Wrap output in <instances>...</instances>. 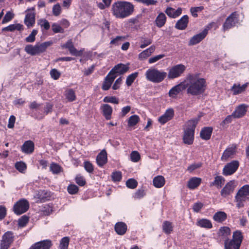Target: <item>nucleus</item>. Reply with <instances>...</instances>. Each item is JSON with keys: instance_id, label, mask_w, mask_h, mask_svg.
Instances as JSON below:
<instances>
[{"instance_id": "28", "label": "nucleus", "mask_w": 249, "mask_h": 249, "mask_svg": "<svg viewBox=\"0 0 249 249\" xmlns=\"http://www.w3.org/2000/svg\"><path fill=\"white\" fill-rule=\"evenodd\" d=\"M107 153L105 150H103L96 157L97 163L101 167L107 162Z\"/></svg>"}, {"instance_id": "15", "label": "nucleus", "mask_w": 249, "mask_h": 249, "mask_svg": "<svg viewBox=\"0 0 249 249\" xmlns=\"http://www.w3.org/2000/svg\"><path fill=\"white\" fill-rule=\"evenodd\" d=\"M129 70V65H124L122 63L116 65L110 71V73L114 75L117 74H123L127 72Z\"/></svg>"}, {"instance_id": "27", "label": "nucleus", "mask_w": 249, "mask_h": 249, "mask_svg": "<svg viewBox=\"0 0 249 249\" xmlns=\"http://www.w3.org/2000/svg\"><path fill=\"white\" fill-rule=\"evenodd\" d=\"M101 109L106 119L110 120L111 118L113 109L110 105L108 104H103L101 107Z\"/></svg>"}, {"instance_id": "40", "label": "nucleus", "mask_w": 249, "mask_h": 249, "mask_svg": "<svg viewBox=\"0 0 249 249\" xmlns=\"http://www.w3.org/2000/svg\"><path fill=\"white\" fill-rule=\"evenodd\" d=\"M173 226L171 222L165 221L162 224V230L166 234H170L173 231Z\"/></svg>"}, {"instance_id": "19", "label": "nucleus", "mask_w": 249, "mask_h": 249, "mask_svg": "<svg viewBox=\"0 0 249 249\" xmlns=\"http://www.w3.org/2000/svg\"><path fill=\"white\" fill-rule=\"evenodd\" d=\"M235 154V147L231 146L226 148L224 151L221 157V160L222 161H227L229 159H232L233 158Z\"/></svg>"}, {"instance_id": "5", "label": "nucleus", "mask_w": 249, "mask_h": 249, "mask_svg": "<svg viewBox=\"0 0 249 249\" xmlns=\"http://www.w3.org/2000/svg\"><path fill=\"white\" fill-rule=\"evenodd\" d=\"M50 41L37 43L35 45L29 44L25 47V51L31 55H36L44 53L47 48L52 45Z\"/></svg>"}, {"instance_id": "34", "label": "nucleus", "mask_w": 249, "mask_h": 249, "mask_svg": "<svg viewBox=\"0 0 249 249\" xmlns=\"http://www.w3.org/2000/svg\"><path fill=\"white\" fill-rule=\"evenodd\" d=\"M213 129L211 127H207L202 129L200 132L201 138L205 140H209L211 138Z\"/></svg>"}, {"instance_id": "61", "label": "nucleus", "mask_w": 249, "mask_h": 249, "mask_svg": "<svg viewBox=\"0 0 249 249\" xmlns=\"http://www.w3.org/2000/svg\"><path fill=\"white\" fill-rule=\"evenodd\" d=\"M14 18V14L10 12H8L4 16L2 20V23L4 24L10 21Z\"/></svg>"}, {"instance_id": "38", "label": "nucleus", "mask_w": 249, "mask_h": 249, "mask_svg": "<svg viewBox=\"0 0 249 249\" xmlns=\"http://www.w3.org/2000/svg\"><path fill=\"white\" fill-rule=\"evenodd\" d=\"M225 179L222 176H216L215 177L213 182L211 183V186H215L218 189L220 188L224 184Z\"/></svg>"}, {"instance_id": "30", "label": "nucleus", "mask_w": 249, "mask_h": 249, "mask_svg": "<svg viewBox=\"0 0 249 249\" xmlns=\"http://www.w3.org/2000/svg\"><path fill=\"white\" fill-rule=\"evenodd\" d=\"M201 182V179L197 177H193L189 179L188 182L187 186L191 190H193L197 188Z\"/></svg>"}, {"instance_id": "55", "label": "nucleus", "mask_w": 249, "mask_h": 249, "mask_svg": "<svg viewBox=\"0 0 249 249\" xmlns=\"http://www.w3.org/2000/svg\"><path fill=\"white\" fill-rule=\"evenodd\" d=\"M28 221L29 218L25 215H23L18 219V225L20 227H24L28 223Z\"/></svg>"}, {"instance_id": "13", "label": "nucleus", "mask_w": 249, "mask_h": 249, "mask_svg": "<svg viewBox=\"0 0 249 249\" xmlns=\"http://www.w3.org/2000/svg\"><path fill=\"white\" fill-rule=\"evenodd\" d=\"M208 34V29H205L202 32L194 36L189 41V46L195 45L202 41Z\"/></svg>"}, {"instance_id": "62", "label": "nucleus", "mask_w": 249, "mask_h": 249, "mask_svg": "<svg viewBox=\"0 0 249 249\" xmlns=\"http://www.w3.org/2000/svg\"><path fill=\"white\" fill-rule=\"evenodd\" d=\"M164 54H161L150 58L148 60L149 64L154 63L164 57Z\"/></svg>"}, {"instance_id": "21", "label": "nucleus", "mask_w": 249, "mask_h": 249, "mask_svg": "<svg viewBox=\"0 0 249 249\" xmlns=\"http://www.w3.org/2000/svg\"><path fill=\"white\" fill-rule=\"evenodd\" d=\"M116 77V75H112L111 73L109 72L104 79L102 85V89L104 90H108Z\"/></svg>"}, {"instance_id": "8", "label": "nucleus", "mask_w": 249, "mask_h": 249, "mask_svg": "<svg viewBox=\"0 0 249 249\" xmlns=\"http://www.w3.org/2000/svg\"><path fill=\"white\" fill-rule=\"evenodd\" d=\"M29 208V203L25 199H21L15 204L13 210L17 214H21L25 213Z\"/></svg>"}, {"instance_id": "63", "label": "nucleus", "mask_w": 249, "mask_h": 249, "mask_svg": "<svg viewBox=\"0 0 249 249\" xmlns=\"http://www.w3.org/2000/svg\"><path fill=\"white\" fill-rule=\"evenodd\" d=\"M61 12V8L59 4L54 5L53 7V13L55 16H59Z\"/></svg>"}, {"instance_id": "59", "label": "nucleus", "mask_w": 249, "mask_h": 249, "mask_svg": "<svg viewBox=\"0 0 249 249\" xmlns=\"http://www.w3.org/2000/svg\"><path fill=\"white\" fill-rule=\"evenodd\" d=\"M67 190L70 194L73 195L76 194L78 191V187L74 184H71L68 186Z\"/></svg>"}, {"instance_id": "12", "label": "nucleus", "mask_w": 249, "mask_h": 249, "mask_svg": "<svg viewBox=\"0 0 249 249\" xmlns=\"http://www.w3.org/2000/svg\"><path fill=\"white\" fill-rule=\"evenodd\" d=\"M26 12L27 14L24 19V23L29 28L33 26L35 23V8L28 9Z\"/></svg>"}, {"instance_id": "4", "label": "nucleus", "mask_w": 249, "mask_h": 249, "mask_svg": "<svg viewBox=\"0 0 249 249\" xmlns=\"http://www.w3.org/2000/svg\"><path fill=\"white\" fill-rule=\"evenodd\" d=\"M167 73L156 68H150L148 69L145 73L146 79L153 83H159L165 78Z\"/></svg>"}, {"instance_id": "22", "label": "nucleus", "mask_w": 249, "mask_h": 249, "mask_svg": "<svg viewBox=\"0 0 249 249\" xmlns=\"http://www.w3.org/2000/svg\"><path fill=\"white\" fill-rule=\"evenodd\" d=\"M189 22V17L187 15H184L176 23L175 28L177 29L183 30L187 27Z\"/></svg>"}, {"instance_id": "44", "label": "nucleus", "mask_w": 249, "mask_h": 249, "mask_svg": "<svg viewBox=\"0 0 249 249\" xmlns=\"http://www.w3.org/2000/svg\"><path fill=\"white\" fill-rule=\"evenodd\" d=\"M138 72H135L129 75L126 79V84L127 86H130L138 76Z\"/></svg>"}, {"instance_id": "1", "label": "nucleus", "mask_w": 249, "mask_h": 249, "mask_svg": "<svg viewBox=\"0 0 249 249\" xmlns=\"http://www.w3.org/2000/svg\"><path fill=\"white\" fill-rule=\"evenodd\" d=\"M184 83L187 92L193 95H197L204 92L206 88V80L198 74H193L188 75Z\"/></svg>"}, {"instance_id": "24", "label": "nucleus", "mask_w": 249, "mask_h": 249, "mask_svg": "<svg viewBox=\"0 0 249 249\" xmlns=\"http://www.w3.org/2000/svg\"><path fill=\"white\" fill-rule=\"evenodd\" d=\"M156 47L154 45L151 46L140 53L138 55V59L140 60H144L149 57L155 51Z\"/></svg>"}, {"instance_id": "17", "label": "nucleus", "mask_w": 249, "mask_h": 249, "mask_svg": "<svg viewBox=\"0 0 249 249\" xmlns=\"http://www.w3.org/2000/svg\"><path fill=\"white\" fill-rule=\"evenodd\" d=\"M52 245L50 240H45L34 244L29 249H50Z\"/></svg>"}, {"instance_id": "54", "label": "nucleus", "mask_w": 249, "mask_h": 249, "mask_svg": "<svg viewBox=\"0 0 249 249\" xmlns=\"http://www.w3.org/2000/svg\"><path fill=\"white\" fill-rule=\"evenodd\" d=\"M140 154L136 151H133L130 154V159L132 161L137 162L140 160Z\"/></svg>"}, {"instance_id": "23", "label": "nucleus", "mask_w": 249, "mask_h": 249, "mask_svg": "<svg viewBox=\"0 0 249 249\" xmlns=\"http://www.w3.org/2000/svg\"><path fill=\"white\" fill-rule=\"evenodd\" d=\"M114 230L117 234L123 235L126 233L127 230V226L123 222H118L115 224Z\"/></svg>"}, {"instance_id": "16", "label": "nucleus", "mask_w": 249, "mask_h": 249, "mask_svg": "<svg viewBox=\"0 0 249 249\" xmlns=\"http://www.w3.org/2000/svg\"><path fill=\"white\" fill-rule=\"evenodd\" d=\"M174 115V111L172 108H169L166 110L165 113L160 116L158 121L161 124H163L168 121L171 120Z\"/></svg>"}, {"instance_id": "49", "label": "nucleus", "mask_w": 249, "mask_h": 249, "mask_svg": "<svg viewBox=\"0 0 249 249\" xmlns=\"http://www.w3.org/2000/svg\"><path fill=\"white\" fill-rule=\"evenodd\" d=\"M105 103H110L115 104L119 103V100L115 96H106L103 99Z\"/></svg>"}, {"instance_id": "32", "label": "nucleus", "mask_w": 249, "mask_h": 249, "mask_svg": "<svg viewBox=\"0 0 249 249\" xmlns=\"http://www.w3.org/2000/svg\"><path fill=\"white\" fill-rule=\"evenodd\" d=\"M34 150V144L31 141H28L24 142L22 147V151L27 154L32 153Z\"/></svg>"}, {"instance_id": "60", "label": "nucleus", "mask_w": 249, "mask_h": 249, "mask_svg": "<svg viewBox=\"0 0 249 249\" xmlns=\"http://www.w3.org/2000/svg\"><path fill=\"white\" fill-rule=\"evenodd\" d=\"M124 39L125 37L124 36H118L110 41V44L115 45H119Z\"/></svg>"}, {"instance_id": "37", "label": "nucleus", "mask_w": 249, "mask_h": 249, "mask_svg": "<svg viewBox=\"0 0 249 249\" xmlns=\"http://www.w3.org/2000/svg\"><path fill=\"white\" fill-rule=\"evenodd\" d=\"M213 218L217 222H222L227 218V214L224 212H218L216 213Z\"/></svg>"}, {"instance_id": "29", "label": "nucleus", "mask_w": 249, "mask_h": 249, "mask_svg": "<svg viewBox=\"0 0 249 249\" xmlns=\"http://www.w3.org/2000/svg\"><path fill=\"white\" fill-rule=\"evenodd\" d=\"M166 21V17L162 12H160L155 19V24L159 28L163 27Z\"/></svg>"}, {"instance_id": "18", "label": "nucleus", "mask_w": 249, "mask_h": 249, "mask_svg": "<svg viewBox=\"0 0 249 249\" xmlns=\"http://www.w3.org/2000/svg\"><path fill=\"white\" fill-rule=\"evenodd\" d=\"M235 187L234 182L233 181H230L222 189L221 195L223 197H226L233 192Z\"/></svg>"}, {"instance_id": "33", "label": "nucleus", "mask_w": 249, "mask_h": 249, "mask_svg": "<svg viewBox=\"0 0 249 249\" xmlns=\"http://www.w3.org/2000/svg\"><path fill=\"white\" fill-rule=\"evenodd\" d=\"M165 178L162 176L155 177L153 180V185L157 188H160L163 187L165 184Z\"/></svg>"}, {"instance_id": "64", "label": "nucleus", "mask_w": 249, "mask_h": 249, "mask_svg": "<svg viewBox=\"0 0 249 249\" xmlns=\"http://www.w3.org/2000/svg\"><path fill=\"white\" fill-rule=\"evenodd\" d=\"M52 30L53 32L55 33H63L64 32L63 29L61 28V27L57 23H53L52 25Z\"/></svg>"}, {"instance_id": "39", "label": "nucleus", "mask_w": 249, "mask_h": 249, "mask_svg": "<svg viewBox=\"0 0 249 249\" xmlns=\"http://www.w3.org/2000/svg\"><path fill=\"white\" fill-rule=\"evenodd\" d=\"M64 95L69 102H72L76 99L75 92L72 89H67L65 92Z\"/></svg>"}, {"instance_id": "26", "label": "nucleus", "mask_w": 249, "mask_h": 249, "mask_svg": "<svg viewBox=\"0 0 249 249\" xmlns=\"http://www.w3.org/2000/svg\"><path fill=\"white\" fill-rule=\"evenodd\" d=\"M248 83H246L242 86H241L240 84H234L231 88V90L233 92V95H238L245 91L248 86Z\"/></svg>"}, {"instance_id": "25", "label": "nucleus", "mask_w": 249, "mask_h": 249, "mask_svg": "<svg viewBox=\"0 0 249 249\" xmlns=\"http://www.w3.org/2000/svg\"><path fill=\"white\" fill-rule=\"evenodd\" d=\"M165 13L169 17L175 18L181 14L182 9L178 8L177 10H175L172 7H168L165 10Z\"/></svg>"}, {"instance_id": "41", "label": "nucleus", "mask_w": 249, "mask_h": 249, "mask_svg": "<svg viewBox=\"0 0 249 249\" xmlns=\"http://www.w3.org/2000/svg\"><path fill=\"white\" fill-rule=\"evenodd\" d=\"M231 230L229 228L223 227L219 229L218 234L220 236L223 237L226 240L227 239L228 236L231 234Z\"/></svg>"}, {"instance_id": "46", "label": "nucleus", "mask_w": 249, "mask_h": 249, "mask_svg": "<svg viewBox=\"0 0 249 249\" xmlns=\"http://www.w3.org/2000/svg\"><path fill=\"white\" fill-rule=\"evenodd\" d=\"M146 195V193L143 189H138L133 194V197L135 199H139L142 198Z\"/></svg>"}, {"instance_id": "36", "label": "nucleus", "mask_w": 249, "mask_h": 249, "mask_svg": "<svg viewBox=\"0 0 249 249\" xmlns=\"http://www.w3.org/2000/svg\"><path fill=\"white\" fill-rule=\"evenodd\" d=\"M23 29V26L20 24H11L2 28L3 31L13 32L15 30L21 31Z\"/></svg>"}, {"instance_id": "9", "label": "nucleus", "mask_w": 249, "mask_h": 249, "mask_svg": "<svg viewBox=\"0 0 249 249\" xmlns=\"http://www.w3.org/2000/svg\"><path fill=\"white\" fill-rule=\"evenodd\" d=\"M238 15L237 12H234L231 14L226 19L223 25L224 30H227L234 26L238 23Z\"/></svg>"}, {"instance_id": "58", "label": "nucleus", "mask_w": 249, "mask_h": 249, "mask_svg": "<svg viewBox=\"0 0 249 249\" xmlns=\"http://www.w3.org/2000/svg\"><path fill=\"white\" fill-rule=\"evenodd\" d=\"M111 178L114 181H119L122 179V173L120 171L113 172L111 175Z\"/></svg>"}, {"instance_id": "53", "label": "nucleus", "mask_w": 249, "mask_h": 249, "mask_svg": "<svg viewBox=\"0 0 249 249\" xmlns=\"http://www.w3.org/2000/svg\"><path fill=\"white\" fill-rule=\"evenodd\" d=\"M134 1L142 3L146 6L156 5L158 2L156 0H134Z\"/></svg>"}, {"instance_id": "31", "label": "nucleus", "mask_w": 249, "mask_h": 249, "mask_svg": "<svg viewBox=\"0 0 249 249\" xmlns=\"http://www.w3.org/2000/svg\"><path fill=\"white\" fill-rule=\"evenodd\" d=\"M196 225L200 227L205 229H211L213 225L211 221L207 219L202 218L198 219L196 222Z\"/></svg>"}, {"instance_id": "52", "label": "nucleus", "mask_w": 249, "mask_h": 249, "mask_svg": "<svg viewBox=\"0 0 249 249\" xmlns=\"http://www.w3.org/2000/svg\"><path fill=\"white\" fill-rule=\"evenodd\" d=\"M126 185L129 188L134 189L137 186L138 182L135 179L130 178L126 182Z\"/></svg>"}, {"instance_id": "50", "label": "nucleus", "mask_w": 249, "mask_h": 249, "mask_svg": "<svg viewBox=\"0 0 249 249\" xmlns=\"http://www.w3.org/2000/svg\"><path fill=\"white\" fill-rule=\"evenodd\" d=\"M203 9L204 7L203 6L191 7L190 9V12L193 17L196 18L198 16L197 12H201Z\"/></svg>"}, {"instance_id": "51", "label": "nucleus", "mask_w": 249, "mask_h": 249, "mask_svg": "<svg viewBox=\"0 0 249 249\" xmlns=\"http://www.w3.org/2000/svg\"><path fill=\"white\" fill-rule=\"evenodd\" d=\"M37 34L36 30H33L30 35L25 38V41L27 42H33L36 39V36Z\"/></svg>"}, {"instance_id": "20", "label": "nucleus", "mask_w": 249, "mask_h": 249, "mask_svg": "<svg viewBox=\"0 0 249 249\" xmlns=\"http://www.w3.org/2000/svg\"><path fill=\"white\" fill-rule=\"evenodd\" d=\"M248 106L242 104L238 106L232 113L234 118H239L244 116L247 112Z\"/></svg>"}, {"instance_id": "14", "label": "nucleus", "mask_w": 249, "mask_h": 249, "mask_svg": "<svg viewBox=\"0 0 249 249\" xmlns=\"http://www.w3.org/2000/svg\"><path fill=\"white\" fill-rule=\"evenodd\" d=\"M185 84L183 82L173 87L169 91L168 94L170 97L176 98L177 96L184 89H185Z\"/></svg>"}, {"instance_id": "42", "label": "nucleus", "mask_w": 249, "mask_h": 249, "mask_svg": "<svg viewBox=\"0 0 249 249\" xmlns=\"http://www.w3.org/2000/svg\"><path fill=\"white\" fill-rule=\"evenodd\" d=\"M140 118L137 115H134L131 116L128 120V125L129 127H132L137 124L139 122Z\"/></svg>"}, {"instance_id": "6", "label": "nucleus", "mask_w": 249, "mask_h": 249, "mask_svg": "<svg viewBox=\"0 0 249 249\" xmlns=\"http://www.w3.org/2000/svg\"><path fill=\"white\" fill-rule=\"evenodd\" d=\"M235 199L237 208L244 207L245 202L249 200V185L242 186L236 194Z\"/></svg>"}, {"instance_id": "43", "label": "nucleus", "mask_w": 249, "mask_h": 249, "mask_svg": "<svg viewBox=\"0 0 249 249\" xmlns=\"http://www.w3.org/2000/svg\"><path fill=\"white\" fill-rule=\"evenodd\" d=\"M225 249H239L240 246L235 244L231 240L226 239L224 243Z\"/></svg>"}, {"instance_id": "56", "label": "nucleus", "mask_w": 249, "mask_h": 249, "mask_svg": "<svg viewBox=\"0 0 249 249\" xmlns=\"http://www.w3.org/2000/svg\"><path fill=\"white\" fill-rule=\"evenodd\" d=\"M38 24L41 28H43L45 30H47L50 27L49 22L45 19H41L39 20Z\"/></svg>"}, {"instance_id": "2", "label": "nucleus", "mask_w": 249, "mask_h": 249, "mask_svg": "<svg viewBox=\"0 0 249 249\" xmlns=\"http://www.w3.org/2000/svg\"><path fill=\"white\" fill-rule=\"evenodd\" d=\"M134 5L130 2L119 1L114 3L111 7L113 15L117 18L123 19L132 14Z\"/></svg>"}, {"instance_id": "11", "label": "nucleus", "mask_w": 249, "mask_h": 249, "mask_svg": "<svg viewBox=\"0 0 249 249\" xmlns=\"http://www.w3.org/2000/svg\"><path fill=\"white\" fill-rule=\"evenodd\" d=\"M14 236L12 232L8 231L2 237L0 243V249H8L14 241Z\"/></svg>"}, {"instance_id": "48", "label": "nucleus", "mask_w": 249, "mask_h": 249, "mask_svg": "<svg viewBox=\"0 0 249 249\" xmlns=\"http://www.w3.org/2000/svg\"><path fill=\"white\" fill-rule=\"evenodd\" d=\"M152 42V40L150 38H142L141 41L140 48L144 49Z\"/></svg>"}, {"instance_id": "10", "label": "nucleus", "mask_w": 249, "mask_h": 249, "mask_svg": "<svg viewBox=\"0 0 249 249\" xmlns=\"http://www.w3.org/2000/svg\"><path fill=\"white\" fill-rule=\"evenodd\" d=\"M239 166V163L238 161L232 160L224 166L222 173L226 176L231 175L236 171Z\"/></svg>"}, {"instance_id": "47", "label": "nucleus", "mask_w": 249, "mask_h": 249, "mask_svg": "<svg viewBox=\"0 0 249 249\" xmlns=\"http://www.w3.org/2000/svg\"><path fill=\"white\" fill-rule=\"evenodd\" d=\"M50 171L52 172L53 174H58L62 171L61 167L57 164L53 163L50 165Z\"/></svg>"}, {"instance_id": "7", "label": "nucleus", "mask_w": 249, "mask_h": 249, "mask_svg": "<svg viewBox=\"0 0 249 249\" xmlns=\"http://www.w3.org/2000/svg\"><path fill=\"white\" fill-rule=\"evenodd\" d=\"M186 70V67L183 64H178L169 69L168 78L173 79L180 76Z\"/></svg>"}, {"instance_id": "45", "label": "nucleus", "mask_w": 249, "mask_h": 249, "mask_svg": "<svg viewBox=\"0 0 249 249\" xmlns=\"http://www.w3.org/2000/svg\"><path fill=\"white\" fill-rule=\"evenodd\" d=\"M15 168L19 172L23 173L26 171L27 166L24 162L22 161H19L16 163Z\"/></svg>"}, {"instance_id": "3", "label": "nucleus", "mask_w": 249, "mask_h": 249, "mask_svg": "<svg viewBox=\"0 0 249 249\" xmlns=\"http://www.w3.org/2000/svg\"><path fill=\"white\" fill-rule=\"evenodd\" d=\"M198 123L196 119H193L187 122L184 128L183 142L187 144L193 143L194 139L195 129Z\"/></svg>"}, {"instance_id": "57", "label": "nucleus", "mask_w": 249, "mask_h": 249, "mask_svg": "<svg viewBox=\"0 0 249 249\" xmlns=\"http://www.w3.org/2000/svg\"><path fill=\"white\" fill-rule=\"evenodd\" d=\"M69 238L68 237H64L61 239L60 244V249H67L69 245Z\"/></svg>"}, {"instance_id": "35", "label": "nucleus", "mask_w": 249, "mask_h": 249, "mask_svg": "<svg viewBox=\"0 0 249 249\" xmlns=\"http://www.w3.org/2000/svg\"><path fill=\"white\" fill-rule=\"evenodd\" d=\"M242 232L239 231L234 232L232 235V240L231 241L240 247L243 240Z\"/></svg>"}]
</instances>
